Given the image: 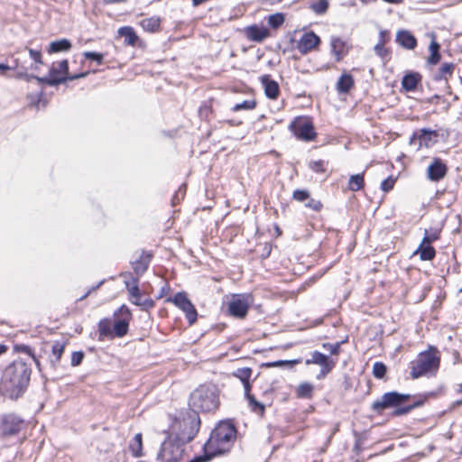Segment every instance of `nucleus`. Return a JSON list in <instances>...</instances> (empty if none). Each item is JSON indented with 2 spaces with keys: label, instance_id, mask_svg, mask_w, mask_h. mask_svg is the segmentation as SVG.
<instances>
[{
  "label": "nucleus",
  "instance_id": "9d476101",
  "mask_svg": "<svg viewBox=\"0 0 462 462\" xmlns=\"http://www.w3.org/2000/svg\"><path fill=\"white\" fill-rule=\"evenodd\" d=\"M114 316L116 318L113 324L114 336L123 337L128 333L132 313L127 306L122 305L114 312Z\"/></svg>",
  "mask_w": 462,
  "mask_h": 462
},
{
  "label": "nucleus",
  "instance_id": "dca6fc26",
  "mask_svg": "<svg viewBox=\"0 0 462 462\" xmlns=\"http://www.w3.org/2000/svg\"><path fill=\"white\" fill-rule=\"evenodd\" d=\"M447 172L448 167L439 158H434L427 169L428 179L431 181L440 180Z\"/></svg>",
  "mask_w": 462,
  "mask_h": 462
},
{
  "label": "nucleus",
  "instance_id": "69168bd1",
  "mask_svg": "<svg viewBox=\"0 0 462 462\" xmlns=\"http://www.w3.org/2000/svg\"><path fill=\"white\" fill-rule=\"evenodd\" d=\"M390 40L389 32L387 31H380L379 40L377 43L385 44Z\"/></svg>",
  "mask_w": 462,
  "mask_h": 462
},
{
  "label": "nucleus",
  "instance_id": "58836bf2",
  "mask_svg": "<svg viewBox=\"0 0 462 462\" xmlns=\"http://www.w3.org/2000/svg\"><path fill=\"white\" fill-rule=\"evenodd\" d=\"M252 374L253 370L250 367H241L235 370L232 374L244 383L250 381Z\"/></svg>",
  "mask_w": 462,
  "mask_h": 462
},
{
  "label": "nucleus",
  "instance_id": "4c0bfd02",
  "mask_svg": "<svg viewBox=\"0 0 462 462\" xmlns=\"http://www.w3.org/2000/svg\"><path fill=\"white\" fill-rule=\"evenodd\" d=\"M440 236V229L439 228H430L425 229L424 236L422 238V244H430L431 245L433 242L437 241Z\"/></svg>",
  "mask_w": 462,
  "mask_h": 462
},
{
  "label": "nucleus",
  "instance_id": "f704fd0d",
  "mask_svg": "<svg viewBox=\"0 0 462 462\" xmlns=\"http://www.w3.org/2000/svg\"><path fill=\"white\" fill-rule=\"evenodd\" d=\"M423 402H424L423 400H419V401L413 402L412 404H408V405L402 404L399 407H396L394 409V411H393V416L399 417V416L408 414L413 409L421 406L423 404Z\"/></svg>",
  "mask_w": 462,
  "mask_h": 462
},
{
  "label": "nucleus",
  "instance_id": "2eb2a0df",
  "mask_svg": "<svg viewBox=\"0 0 462 462\" xmlns=\"http://www.w3.org/2000/svg\"><path fill=\"white\" fill-rule=\"evenodd\" d=\"M320 43V38L313 32H305L297 42V50L303 55L315 49Z\"/></svg>",
  "mask_w": 462,
  "mask_h": 462
},
{
  "label": "nucleus",
  "instance_id": "a211bd4d",
  "mask_svg": "<svg viewBox=\"0 0 462 462\" xmlns=\"http://www.w3.org/2000/svg\"><path fill=\"white\" fill-rule=\"evenodd\" d=\"M331 52L337 61H340L348 52L350 46L346 41L340 37L332 36L330 38Z\"/></svg>",
  "mask_w": 462,
  "mask_h": 462
},
{
  "label": "nucleus",
  "instance_id": "a878e982",
  "mask_svg": "<svg viewBox=\"0 0 462 462\" xmlns=\"http://www.w3.org/2000/svg\"><path fill=\"white\" fill-rule=\"evenodd\" d=\"M71 49V42L68 39H60L51 42L48 48L49 53L68 51Z\"/></svg>",
  "mask_w": 462,
  "mask_h": 462
},
{
  "label": "nucleus",
  "instance_id": "c03bdc74",
  "mask_svg": "<svg viewBox=\"0 0 462 462\" xmlns=\"http://www.w3.org/2000/svg\"><path fill=\"white\" fill-rule=\"evenodd\" d=\"M310 8L316 14H323L328 8V0H319L318 2L312 3Z\"/></svg>",
  "mask_w": 462,
  "mask_h": 462
},
{
  "label": "nucleus",
  "instance_id": "37998d69",
  "mask_svg": "<svg viewBox=\"0 0 462 462\" xmlns=\"http://www.w3.org/2000/svg\"><path fill=\"white\" fill-rule=\"evenodd\" d=\"M256 106V101L254 99L244 100L241 103L236 104L231 110L233 112H237L240 110H253Z\"/></svg>",
  "mask_w": 462,
  "mask_h": 462
},
{
  "label": "nucleus",
  "instance_id": "1a4fd4ad",
  "mask_svg": "<svg viewBox=\"0 0 462 462\" xmlns=\"http://www.w3.org/2000/svg\"><path fill=\"white\" fill-rule=\"evenodd\" d=\"M252 302L250 294H235L228 302V314L236 319H244L247 315Z\"/></svg>",
  "mask_w": 462,
  "mask_h": 462
},
{
  "label": "nucleus",
  "instance_id": "0e129e2a",
  "mask_svg": "<svg viewBox=\"0 0 462 462\" xmlns=\"http://www.w3.org/2000/svg\"><path fill=\"white\" fill-rule=\"evenodd\" d=\"M306 207L312 208L315 211H319L322 208V204L319 200H315L313 199H310L306 204Z\"/></svg>",
  "mask_w": 462,
  "mask_h": 462
},
{
  "label": "nucleus",
  "instance_id": "4468645a",
  "mask_svg": "<svg viewBox=\"0 0 462 462\" xmlns=\"http://www.w3.org/2000/svg\"><path fill=\"white\" fill-rule=\"evenodd\" d=\"M121 277L125 278V285L129 293V300L134 304V301H139L142 298V293L139 289V280L134 278V274L130 272L122 273Z\"/></svg>",
  "mask_w": 462,
  "mask_h": 462
},
{
  "label": "nucleus",
  "instance_id": "393cba45",
  "mask_svg": "<svg viewBox=\"0 0 462 462\" xmlns=\"http://www.w3.org/2000/svg\"><path fill=\"white\" fill-rule=\"evenodd\" d=\"M415 254H420V258L422 261H430L435 257L436 251L431 245L422 244L421 242Z\"/></svg>",
  "mask_w": 462,
  "mask_h": 462
},
{
  "label": "nucleus",
  "instance_id": "3c124183",
  "mask_svg": "<svg viewBox=\"0 0 462 462\" xmlns=\"http://www.w3.org/2000/svg\"><path fill=\"white\" fill-rule=\"evenodd\" d=\"M134 304L141 307L143 310H149L152 309L155 305L154 301L151 298L142 299L139 301L134 300Z\"/></svg>",
  "mask_w": 462,
  "mask_h": 462
},
{
  "label": "nucleus",
  "instance_id": "c756f323",
  "mask_svg": "<svg viewBox=\"0 0 462 462\" xmlns=\"http://www.w3.org/2000/svg\"><path fill=\"white\" fill-rule=\"evenodd\" d=\"M118 32L122 37H124L125 44L134 46L136 43L138 37L132 27H122L119 29Z\"/></svg>",
  "mask_w": 462,
  "mask_h": 462
},
{
  "label": "nucleus",
  "instance_id": "c85d7f7f",
  "mask_svg": "<svg viewBox=\"0 0 462 462\" xmlns=\"http://www.w3.org/2000/svg\"><path fill=\"white\" fill-rule=\"evenodd\" d=\"M50 75L52 77H69V62L67 60H62L58 62L57 66L53 65L50 69Z\"/></svg>",
  "mask_w": 462,
  "mask_h": 462
},
{
  "label": "nucleus",
  "instance_id": "e2e57ef3",
  "mask_svg": "<svg viewBox=\"0 0 462 462\" xmlns=\"http://www.w3.org/2000/svg\"><path fill=\"white\" fill-rule=\"evenodd\" d=\"M14 348L17 352L24 353L30 356H32L34 355L32 347L27 345H15Z\"/></svg>",
  "mask_w": 462,
  "mask_h": 462
},
{
  "label": "nucleus",
  "instance_id": "4be33fe9",
  "mask_svg": "<svg viewBox=\"0 0 462 462\" xmlns=\"http://www.w3.org/2000/svg\"><path fill=\"white\" fill-rule=\"evenodd\" d=\"M354 78L349 73H343L336 84V89L339 94H346L354 87Z\"/></svg>",
  "mask_w": 462,
  "mask_h": 462
},
{
  "label": "nucleus",
  "instance_id": "de8ad7c7",
  "mask_svg": "<svg viewBox=\"0 0 462 462\" xmlns=\"http://www.w3.org/2000/svg\"><path fill=\"white\" fill-rule=\"evenodd\" d=\"M433 136H437V133L432 130L421 129L420 131L419 139L420 143L430 142Z\"/></svg>",
  "mask_w": 462,
  "mask_h": 462
},
{
  "label": "nucleus",
  "instance_id": "9b49d317",
  "mask_svg": "<svg viewBox=\"0 0 462 462\" xmlns=\"http://www.w3.org/2000/svg\"><path fill=\"white\" fill-rule=\"evenodd\" d=\"M23 427V420L14 413L5 414L1 418L0 434L11 437L18 434Z\"/></svg>",
  "mask_w": 462,
  "mask_h": 462
},
{
  "label": "nucleus",
  "instance_id": "79ce46f5",
  "mask_svg": "<svg viewBox=\"0 0 462 462\" xmlns=\"http://www.w3.org/2000/svg\"><path fill=\"white\" fill-rule=\"evenodd\" d=\"M14 63H15V65L14 68H17V69H21L16 73L15 78L23 79L27 70L31 69L30 67L25 65V62L21 56L17 57L14 60Z\"/></svg>",
  "mask_w": 462,
  "mask_h": 462
},
{
  "label": "nucleus",
  "instance_id": "774afa93",
  "mask_svg": "<svg viewBox=\"0 0 462 462\" xmlns=\"http://www.w3.org/2000/svg\"><path fill=\"white\" fill-rule=\"evenodd\" d=\"M210 111H211V110H210V107H209V106H201L199 107V116H200L201 117H207V116H208V113H210Z\"/></svg>",
  "mask_w": 462,
  "mask_h": 462
},
{
  "label": "nucleus",
  "instance_id": "cd10ccee",
  "mask_svg": "<svg viewBox=\"0 0 462 462\" xmlns=\"http://www.w3.org/2000/svg\"><path fill=\"white\" fill-rule=\"evenodd\" d=\"M130 451L134 457H140L143 454V437L141 433L134 435L129 445Z\"/></svg>",
  "mask_w": 462,
  "mask_h": 462
},
{
  "label": "nucleus",
  "instance_id": "ea45409f",
  "mask_svg": "<svg viewBox=\"0 0 462 462\" xmlns=\"http://www.w3.org/2000/svg\"><path fill=\"white\" fill-rule=\"evenodd\" d=\"M246 400L248 401V405L252 411L259 414H263L265 407L264 405L258 402L255 397L251 394L250 396L246 397Z\"/></svg>",
  "mask_w": 462,
  "mask_h": 462
},
{
  "label": "nucleus",
  "instance_id": "f03ea898",
  "mask_svg": "<svg viewBox=\"0 0 462 462\" xmlns=\"http://www.w3.org/2000/svg\"><path fill=\"white\" fill-rule=\"evenodd\" d=\"M237 430L230 420L219 421L210 433L203 449L212 459L214 457L225 454L232 448L236 439Z\"/></svg>",
  "mask_w": 462,
  "mask_h": 462
},
{
  "label": "nucleus",
  "instance_id": "0eeeda50",
  "mask_svg": "<svg viewBox=\"0 0 462 462\" xmlns=\"http://www.w3.org/2000/svg\"><path fill=\"white\" fill-rule=\"evenodd\" d=\"M411 398L410 394L393 391L383 393L372 403V410L378 414L390 408H396L405 403Z\"/></svg>",
  "mask_w": 462,
  "mask_h": 462
},
{
  "label": "nucleus",
  "instance_id": "f3484780",
  "mask_svg": "<svg viewBox=\"0 0 462 462\" xmlns=\"http://www.w3.org/2000/svg\"><path fill=\"white\" fill-rule=\"evenodd\" d=\"M260 81L263 88L265 96L272 100L277 99L280 95V87L278 82L273 79L268 74L261 76Z\"/></svg>",
  "mask_w": 462,
  "mask_h": 462
},
{
  "label": "nucleus",
  "instance_id": "8fccbe9b",
  "mask_svg": "<svg viewBox=\"0 0 462 462\" xmlns=\"http://www.w3.org/2000/svg\"><path fill=\"white\" fill-rule=\"evenodd\" d=\"M83 56L87 60L96 61L98 65H101L103 63L104 54H102V53L95 52V51H85L83 53Z\"/></svg>",
  "mask_w": 462,
  "mask_h": 462
},
{
  "label": "nucleus",
  "instance_id": "a19ab883",
  "mask_svg": "<svg viewBox=\"0 0 462 462\" xmlns=\"http://www.w3.org/2000/svg\"><path fill=\"white\" fill-rule=\"evenodd\" d=\"M26 50L29 52L30 59H32L34 61V64H31V66H29L30 69L37 70L38 65L43 63L41 51L33 50V49H30V48H27Z\"/></svg>",
  "mask_w": 462,
  "mask_h": 462
},
{
  "label": "nucleus",
  "instance_id": "338daca9",
  "mask_svg": "<svg viewBox=\"0 0 462 462\" xmlns=\"http://www.w3.org/2000/svg\"><path fill=\"white\" fill-rule=\"evenodd\" d=\"M211 460L210 458V456L209 455H207L205 452L203 455L201 456H198L196 457H194L193 459H191L190 461L189 462H208Z\"/></svg>",
  "mask_w": 462,
  "mask_h": 462
},
{
  "label": "nucleus",
  "instance_id": "864d4df0",
  "mask_svg": "<svg viewBox=\"0 0 462 462\" xmlns=\"http://www.w3.org/2000/svg\"><path fill=\"white\" fill-rule=\"evenodd\" d=\"M334 365H335V363L333 361L330 362V363H328L326 365H321L320 372L317 374L316 378L318 380L324 379L327 376V374L331 372V370L333 369Z\"/></svg>",
  "mask_w": 462,
  "mask_h": 462
},
{
  "label": "nucleus",
  "instance_id": "412c9836",
  "mask_svg": "<svg viewBox=\"0 0 462 462\" xmlns=\"http://www.w3.org/2000/svg\"><path fill=\"white\" fill-rule=\"evenodd\" d=\"M396 42L407 50H413L417 46L416 38L406 30H400L397 32Z\"/></svg>",
  "mask_w": 462,
  "mask_h": 462
},
{
  "label": "nucleus",
  "instance_id": "6e6552de",
  "mask_svg": "<svg viewBox=\"0 0 462 462\" xmlns=\"http://www.w3.org/2000/svg\"><path fill=\"white\" fill-rule=\"evenodd\" d=\"M168 302L173 303L177 308L181 310L185 313V317L189 325H193L198 319V312L184 291L177 292L173 297H170L166 300Z\"/></svg>",
  "mask_w": 462,
  "mask_h": 462
},
{
  "label": "nucleus",
  "instance_id": "473e14b6",
  "mask_svg": "<svg viewBox=\"0 0 462 462\" xmlns=\"http://www.w3.org/2000/svg\"><path fill=\"white\" fill-rule=\"evenodd\" d=\"M314 386L308 382L301 383L296 389V395L301 399H311Z\"/></svg>",
  "mask_w": 462,
  "mask_h": 462
},
{
  "label": "nucleus",
  "instance_id": "4d7b16f0",
  "mask_svg": "<svg viewBox=\"0 0 462 462\" xmlns=\"http://www.w3.org/2000/svg\"><path fill=\"white\" fill-rule=\"evenodd\" d=\"M186 192V186L181 185L179 189L175 192L172 198V204L177 205L184 198Z\"/></svg>",
  "mask_w": 462,
  "mask_h": 462
},
{
  "label": "nucleus",
  "instance_id": "052dcab7",
  "mask_svg": "<svg viewBox=\"0 0 462 462\" xmlns=\"http://www.w3.org/2000/svg\"><path fill=\"white\" fill-rule=\"evenodd\" d=\"M385 44L376 43L374 50L377 56L383 59L389 54L388 49L384 47Z\"/></svg>",
  "mask_w": 462,
  "mask_h": 462
},
{
  "label": "nucleus",
  "instance_id": "72a5a7b5",
  "mask_svg": "<svg viewBox=\"0 0 462 462\" xmlns=\"http://www.w3.org/2000/svg\"><path fill=\"white\" fill-rule=\"evenodd\" d=\"M365 186L364 173L351 175L348 180V189L351 191H358Z\"/></svg>",
  "mask_w": 462,
  "mask_h": 462
},
{
  "label": "nucleus",
  "instance_id": "bb28decb",
  "mask_svg": "<svg viewBox=\"0 0 462 462\" xmlns=\"http://www.w3.org/2000/svg\"><path fill=\"white\" fill-rule=\"evenodd\" d=\"M65 344L60 341H55L51 346V357L50 359L53 367L60 362L64 352Z\"/></svg>",
  "mask_w": 462,
  "mask_h": 462
},
{
  "label": "nucleus",
  "instance_id": "f257e3e1",
  "mask_svg": "<svg viewBox=\"0 0 462 462\" xmlns=\"http://www.w3.org/2000/svg\"><path fill=\"white\" fill-rule=\"evenodd\" d=\"M31 365L16 359L9 364L3 371L0 391L11 400H17L25 393L31 380Z\"/></svg>",
  "mask_w": 462,
  "mask_h": 462
},
{
  "label": "nucleus",
  "instance_id": "c9c22d12",
  "mask_svg": "<svg viewBox=\"0 0 462 462\" xmlns=\"http://www.w3.org/2000/svg\"><path fill=\"white\" fill-rule=\"evenodd\" d=\"M141 25L145 31L153 32L160 28L161 20L155 16L145 18L142 20Z\"/></svg>",
  "mask_w": 462,
  "mask_h": 462
},
{
  "label": "nucleus",
  "instance_id": "2f4dec72",
  "mask_svg": "<svg viewBox=\"0 0 462 462\" xmlns=\"http://www.w3.org/2000/svg\"><path fill=\"white\" fill-rule=\"evenodd\" d=\"M98 333L101 337H112L114 336V328H112L111 320L103 319L98 322Z\"/></svg>",
  "mask_w": 462,
  "mask_h": 462
},
{
  "label": "nucleus",
  "instance_id": "6ab92c4d",
  "mask_svg": "<svg viewBox=\"0 0 462 462\" xmlns=\"http://www.w3.org/2000/svg\"><path fill=\"white\" fill-rule=\"evenodd\" d=\"M87 75V73H80V74H75V75H72L71 77H52L51 75L49 74V76L47 77H38L36 76L35 77V79L39 82V83H44V84H47L49 86H58L61 83H64L66 82L67 80H74V79H79V78H84L85 76Z\"/></svg>",
  "mask_w": 462,
  "mask_h": 462
},
{
  "label": "nucleus",
  "instance_id": "5701e85b",
  "mask_svg": "<svg viewBox=\"0 0 462 462\" xmlns=\"http://www.w3.org/2000/svg\"><path fill=\"white\" fill-rule=\"evenodd\" d=\"M421 80V76L418 72H409L405 74L402 80V87L406 91L416 89L418 83Z\"/></svg>",
  "mask_w": 462,
  "mask_h": 462
},
{
  "label": "nucleus",
  "instance_id": "49530a36",
  "mask_svg": "<svg viewBox=\"0 0 462 462\" xmlns=\"http://www.w3.org/2000/svg\"><path fill=\"white\" fill-rule=\"evenodd\" d=\"M387 371L386 365L382 362H375L373 365V374L377 379L384 377Z\"/></svg>",
  "mask_w": 462,
  "mask_h": 462
},
{
  "label": "nucleus",
  "instance_id": "b1692460",
  "mask_svg": "<svg viewBox=\"0 0 462 462\" xmlns=\"http://www.w3.org/2000/svg\"><path fill=\"white\" fill-rule=\"evenodd\" d=\"M455 69V64L450 63H443L437 73L433 76V79L436 81L445 80L448 81V78H451Z\"/></svg>",
  "mask_w": 462,
  "mask_h": 462
},
{
  "label": "nucleus",
  "instance_id": "680f3d73",
  "mask_svg": "<svg viewBox=\"0 0 462 462\" xmlns=\"http://www.w3.org/2000/svg\"><path fill=\"white\" fill-rule=\"evenodd\" d=\"M84 358V353L82 351H76L73 352L71 355V365L72 366H78L81 364L82 360Z\"/></svg>",
  "mask_w": 462,
  "mask_h": 462
},
{
  "label": "nucleus",
  "instance_id": "7ed1b4c3",
  "mask_svg": "<svg viewBox=\"0 0 462 462\" xmlns=\"http://www.w3.org/2000/svg\"><path fill=\"white\" fill-rule=\"evenodd\" d=\"M200 423V418L196 411H179L171 418L167 433L176 439L189 443L197 436Z\"/></svg>",
  "mask_w": 462,
  "mask_h": 462
},
{
  "label": "nucleus",
  "instance_id": "423d86ee",
  "mask_svg": "<svg viewBox=\"0 0 462 462\" xmlns=\"http://www.w3.org/2000/svg\"><path fill=\"white\" fill-rule=\"evenodd\" d=\"M411 375L413 379L419 378L429 372L437 370L439 366V357L433 351H425L419 354L411 363Z\"/></svg>",
  "mask_w": 462,
  "mask_h": 462
},
{
  "label": "nucleus",
  "instance_id": "39448f33",
  "mask_svg": "<svg viewBox=\"0 0 462 462\" xmlns=\"http://www.w3.org/2000/svg\"><path fill=\"white\" fill-rule=\"evenodd\" d=\"M166 439L162 443L157 454L159 462H180L185 452L186 442L176 439L175 437L167 433Z\"/></svg>",
  "mask_w": 462,
  "mask_h": 462
},
{
  "label": "nucleus",
  "instance_id": "f8f14e48",
  "mask_svg": "<svg viewBox=\"0 0 462 462\" xmlns=\"http://www.w3.org/2000/svg\"><path fill=\"white\" fill-rule=\"evenodd\" d=\"M294 135L303 141H312L316 137L313 124L309 120H295L290 125Z\"/></svg>",
  "mask_w": 462,
  "mask_h": 462
},
{
  "label": "nucleus",
  "instance_id": "bf43d9fd",
  "mask_svg": "<svg viewBox=\"0 0 462 462\" xmlns=\"http://www.w3.org/2000/svg\"><path fill=\"white\" fill-rule=\"evenodd\" d=\"M340 345L341 343H336V344H330V343H324L322 345V347L328 351L331 355H337L340 350Z\"/></svg>",
  "mask_w": 462,
  "mask_h": 462
},
{
  "label": "nucleus",
  "instance_id": "ddd939ff",
  "mask_svg": "<svg viewBox=\"0 0 462 462\" xmlns=\"http://www.w3.org/2000/svg\"><path fill=\"white\" fill-rule=\"evenodd\" d=\"M153 255L151 252L142 250L138 256L130 261V264L134 270V278H140L148 270Z\"/></svg>",
  "mask_w": 462,
  "mask_h": 462
},
{
  "label": "nucleus",
  "instance_id": "603ef678",
  "mask_svg": "<svg viewBox=\"0 0 462 462\" xmlns=\"http://www.w3.org/2000/svg\"><path fill=\"white\" fill-rule=\"evenodd\" d=\"M309 167L317 173H322L326 171L325 162L322 160L311 161Z\"/></svg>",
  "mask_w": 462,
  "mask_h": 462
},
{
  "label": "nucleus",
  "instance_id": "aec40b11",
  "mask_svg": "<svg viewBox=\"0 0 462 462\" xmlns=\"http://www.w3.org/2000/svg\"><path fill=\"white\" fill-rule=\"evenodd\" d=\"M269 34V30L263 26L261 27L254 24L246 28V36L253 42H261L267 38Z\"/></svg>",
  "mask_w": 462,
  "mask_h": 462
},
{
  "label": "nucleus",
  "instance_id": "20e7f679",
  "mask_svg": "<svg viewBox=\"0 0 462 462\" xmlns=\"http://www.w3.org/2000/svg\"><path fill=\"white\" fill-rule=\"evenodd\" d=\"M190 411L212 412L219 406V391L214 384H201L189 395Z\"/></svg>",
  "mask_w": 462,
  "mask_h": 462
},
{
  "label": "nucleus",
  "instance_id": "7c9ffc66",
  "mask_svg": "<svg viewBox=\"0 0 462 462\" xmlns=\"http://www.w3.org/2000/svg\"><path fill=\"white\" fill-rule=\"evenodd\" d=\"M440 45L435 41L433 38L430 42L429 50L430 52V57L428 58V63L430 65H436L439 62L441 55L439 53Z\"/></svg>",
  "mask_w": 462,
  "mask_h": 462
},
{
  "label": "nucleus",
  "instance_id": "09e8293b",
  "mask_svg": "<svg viewBox=\"0 0 462 462\" xmlns=\"http://www.w3.org/2000/svg\"><path fill=\"white\" fill-rule=\"evenodd\" d=\"M42 93L41 92L39 95H28V98L30 100V105L36 107V109H40L41 104L42 106H46V101L42 100Z\"/></svg>",
  "mask_w": 462,
  "mask_h": 462
},
{
  "label": "nucleus",
  "instance_id": "5fc2aeb1",
  "mask_svg": "<svg viewBox=\"0 0 462 462\" xmlns=\"http://www.w3.org/2000/svg\"><path fill=\"white\" fill-rule=\"evenodd\" d=\"M394 183L395 179L390 176L382 181L381 189L384 192H388L393 189Z\"/></svg>",
  "mask_w": 462,
  "mask_h": 462
},
{
  "label": "nucleus",
  "instance_id": "13d9d810",
  "mask_svg": "<svg viewBox=\"0 0 462 462\" xmlns=\"http://www.w3.org/2000/svg\"><path fill=\"white\" fill-rule=\"evenodd\" d=\"M299 361L298 360H278V361H274V362H269V363H266L264 365L266 367H278V366H282V365H293V364H297Z\"/></svg>",
  "mask_w": 462,
  "mask_h": 462
},
{
  "label": "nucleus",
  "instance_id": "a18cd8bd",
  "mask_svg": "<svg viewBox=\"0 0 462 462\" xmlns=\"http://www.w3.org/2000/svg\"><path fill=\"white\" fill-rule=\"evenodd\" d=\"M283 23L284 15L281 13L271 14L268 17V23L273 29L280 27Z\"/></svg>",
  "mask_w": 462,
  "mask_h": 462
},
{
  "label": "nucleus",
  "instance_id": "6e6d98bb",
  "mask_svg": "<svg viewBox=\"0 0 462 462\" xmlns=\"http://www.w3.org/2000/svg\"><path fill=\"white\" fill-rule=\"evenodd\" d=\"M292 198L295 200L303 202L310 198V193L304 189H296V190H294V192L292 194Z\"/></svg>",
  "mask_w": 462,
  "mask_h": 462
},
{
  "label": "nucleus",
  "instance_id": "e433bc0d",
  "mask_svg": "<svg viewBox=\"0 0 462 462\" xmlns=\"http://www.w3.org/2000/svg\"><path fill=\"white\" fill-rule=\"evenodd\" d=\"M330 362H332V361L329 360L328 356H326L319 351H313L311 353V358L306 360L307 365L315 364V365H319L320 366L323 365H326L328 363H330Z\"/></svg>",
  "mask_w": 462,
  "mask_h": 462
}]
</instances>
